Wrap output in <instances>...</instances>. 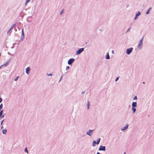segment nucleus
Masks as SVG:
<instances>
[{"mask_svg": "<svg viewBox=\"0 0 154 154\" xmlns=\"http://www.w3.org/2000/svg\"><path fill=\"white\" fill-rule=\"evenodd\" d=\"M84 50V48H82L79 49L77 51H76V53L77 54H80L81 52L83 51Z\"/></svg>", "mask_w": 154, "mask_h": 154, "instance_id": "obj_1", "label": "nucleus"}, {"mask_svg": "<svg viewBox=\"0 0 154 154\" xmlns=\"http://www.w3.org/2000/svg\"><path fill=\"white\" fill-rule=\"evenodd\" d=\"M143 42H142V41H140L139 42V45H138V48L139 49H141V48H142V46L143 45Z\"/></svg>", "mask_w": 154, "mask_h": 154, "instance_id": "obj_2", "label": "nucleus"}, {"mask_svg": "<svg viewBox=\"0 0 154 154\" xmlns=\"http://www.w3.org/2000/svg\"><path fill=\"white\" fill-rule=\"evenodd\" d=\"M133 50L132 48L128 49L126 51L127 54H129Z\"/></svg>", "mask_w": 154, "mask_h": 154, "instance_id": "obj_3", "label": "nucleus"}, {"mask_svg": "<svg viewBox=\"0 0 154 154\" xmlns=\"http://www.w3.org/2000/svg\"><path fill=\"white\" fill-rule=\"evenodd\" d=\"M105 146H100L99 150L105 151Z\"/></svg>", "mask_w": 154, "mask_h": 154, "instance_id": "obj_4", "label": "nucleus"}, {"mask_svg": "<svg viewBox=\"0 0 154 154\" xmlns=\"http://www.w3.org/2000/svg\"><path fill=\"white\" fill-rule=\"evenodd\" d=\"M74 61V60L73 59H70L69 61H68V64H70L72 63Z\"/></svg>", "mask_w": 154, "mask_h": 154, "instance_id": "obj_5", "label": "nucleus"}, {"mask_svg": "<svg viewBox=\"0 0 154 154\" xmlns=\"http://www.w3.org/2000/svg\"><path fill=\"white\" fill-rule=\"evenodd\" d=\"M30 70V69L29 67H27L26 69V72L27 74H29V71Z\"/></svg>", "mask_w": 154, "mask_h": 154, "instance_id": "obj_6", "label": "nucleus"}, {"mask_svg": "<svg viewBox=\"0 0 154 154\" xmlns=\"http://www.w3.org/2000/svg\"><path fill=\"white\" fill-rule=\"evenodd\" d=\"M93 131V130H89V131L88 132H87V134L88 135L91 136V132H92Z\"/></svg>", "mask_w": 154, "mask_h": 154, "instance_id": "obj_7", "label": "nucleus"}, {"mask_svg": "<svg viewBox=\"0 0 154 154\" xmlns=\"http://www.w3.org/2000/svg\"><path fill=\"white\" fill-rule=\"evenodd\" d=\"M132 107H136L137 106V103L136 102H133L132 104Z\"/></svg>", "mask_w": 154, "mask_h": 154, "instance_id": "obj_8", "label": "nucleus"}, {"mask_svg": "<svg viewBox=\"0 0 154 154\" xmlns=\"http://www.w3.org/2000/svg\"><path fill=\"white\" fill-rule=\"evenodd\" d=\"M128 125H126V126H125L122 129V130H125L128 128Z\"/></svg>", "mask_w": 154, "mask_h": 154, "instance_id": "obj_9", "label": "nucleus"}, {"mask_svg": "<svg viewBox=\"0 0 154 154\" xmlns=\"http://www.w3.org/2000/svg\"><path fill=\"white\" fill-rule=\"evenodd\" d=\"M15 24H14L10 28V29H9V31H10L14 27V26L15 25Z\"/></svg>", "mask_w": 154, "mask_h": 154, "instance_id": "obj_10", "label": "nucleus"}, {"mask_svg": "<svg viewBox=\"0 0 154 154\" xmlns=\"http://www.w3.org/2000/svg\"><path fill=\"white\" fill-rule=\"evenodd\" d=\"M2 131L3 134H5L7 132V130L6 129H3L2 130Z\"/></svg>", "mask_w": 154, "mask_h": 154, "instance_id": "obj_11", "label": "nucleus"}, {"mask_svg": "<svg viewBox=\"0 0 154 154\" xmlns=\"http://www.w3.org/2000/svg\"><path fill=\"white\" fill-rule=\"evenodd\" d=\"M96 143V141L94 140L92 146H94L95 145Z\"/></svg>", "mask_w": 154, "mask_h": 154, "instance_id": "obj_12", "label": "nucleus"}, {"mask_svg": "<svg viewBox=\"0 0 154 154\" xmlns=\"http://www.w3.org/2000/svg\"><path fill=\"white\" fill-rule=\"evenodd\" d=\"M141 13L140 11H138L136 14V15L137 16H138L140 15Z\"/></svg>", "mask_w": 154, "mask_h": 154, "instance_id": "obj_13", "label": "nucleus"}, {"mask_svg": "<svg viewBox=\"0 0 154 154\" xmlns=\"http://www.w3.org/2000/svg\"><path fill=\"white\" fill-rule=\"evenodd\" d=\"M8 64H9L8 62H7L6 63H5L3 66H6L7 65H8Z\"/></svg>", "mask_w": 154, "mask_h": 154, "instance_id": "obj_14", "label": "nucleus"}, {"mask_svg": "<svg viewBox=\"0 0 154 154\" xmlns=\"http://www.w3.org/2000/svg\"><path fill=\"white\" fill-rule=\"evenodd\" d=\"M87 107L88 109H89V103L88 101V103L87 104Z\"/></svg>", "mask_w": 154, "mask_h": 154, "instance_id": "obj_15", "label": "nucleus"}, {"mask_svg": "<svg viewBox=\"0 0 154 154\" xmlns=\"http://www.w3.org/2000/svg\"><path fill=\"white\" fill-rule=\"evenodd\" d=\"M132 109L133 111V113H134V112L136 111V109L134 107H132Z\"/></svg>", "mask_w": 154, "mask_h": 154, "instance_id": "obj_16", "label": "nucleus"}, {"mask_svg": "<svg viewBox=\"0 0 154 154\" xmlns=\"http://www.w3.org/2000/svg\"><path fill=\"white\" fill-rule=\"evenodd\" d=\"M100 140V138H99L98 140H97V144L99 143Z\"/></svg>", "mask_w": 154, "mask_h": 154, "instance_id": "obj_17", "label": "nucleus"}, {"mask_svg": "<svg viewBox=\"0 0 154 154\" xmlns=\"http://www.w3.org/2000/svg\"><path fill=\"white\" fill-rule=\"evenodd\" d=\"M109 58H110L109 56V54H108L106 55V59H109Z\"/></svg>", "mask_w": 154, "mask_h": 154, "instance_id": "obj_18", "label": "nucleus"}, {"mask_svg": "<svg viewBox=\"0 0 154 154\" xmlns=\"http://www.w3.org/2000/svg\"><path fill=\"white\" fill-rule=\"evenodd\" d=\"M30 1V0H27L26 3H25V5H26L27 3H28V2Z\"/></svg>", "mask_w": 154, "mask_h": 154, "instance_id": "obj_19", "label": "nucleus"}, {"mask_svg": "<svg viewBox=\"0 0 154 154\" xmlns=\"http://www.w3.org/2000/svg\"><path fill=\"white\" fill-rule=\"evenodd\" d=\"M3 107V104L2 103L0 105V111L1 110V109Z\"/></svg>", "mask_w": 154, "mask_h": 154, "instance_id": "obj_20", "label": "nucleus"}, {"mask_svg": "<svg viewBox=\"0 0 154 154\" xmlns=\"http://www.w3.org/2000/svg\"><path fill=\"white\" fill-rule=\"evenodd\" d=\"M151 8H149V9L147 11V12H146V14H149V10Z\"/></svg>", "mask_w": 154, "mask_h": 154, "instance_id": "obj_21", "label": "nucleus"}, {"mask_svg": "<svg viewBox=\"0 0 154 154\" xmlns=\"http://www.w3.org/2000/svg\"><path fill=\"white\" fill-rule=\"evenodd\" d=\"M18 78H19V76H18L17 77H16V78L14 79V81H17V80Z\"/></svg>", "mask_w": 154, "mask_h": 154, "instance_id": "obj_22", "label": "nucleus"}, {"mask_svg": "<svg viewBox=\"0 0 154 154\" xmlns=\"http://www.w3.org/2000/svg\"><path fill=\"white\" fill-rule=\"evenodd\" d=\"M63 12H64V10L63 9L62 10V11L60 12V14L61 15L62 14V13H63Z\"/></svg>", "mask_w": 154, "mask_h": 154, "instance_id": "obj_23", "label": "nucleus"}, {"mask_svg": "<svg viewBox=\"0 0 154 154\" xmlns=\"http://www.w3.org/2000/svg\"><path fill=\"white\" fill-rule=\"evenodd\" d=\"M137 99V96H135L134 98V99L136 100Z\"/></svg>", "mask_w": 154, "mask_h": 154, "instance_id": "obj_24", "label": "nucleus"}, {"mask_svg": "<svg viewBox=\"0 0 154 154\" xmlns=\"http://www.w3.org/2000/svg\"><path fill=\"white\" fill-rule=\"evenodd\" d=\"M2 112H3V110H1L0 112V115H1L2 114Z\"/></svg>", "mask_w": 154, "mask_h": 154, "instance_id": "obj_25", "label": "nucleus"}, {"mask_svg": "<svg viewBox=\"0 0 154 154\" xmlns=\"http://www.w3.org/2000/svg\"><path fill=\"white\" fill-rule=\"evenodd\" d=\"M69 66H67L66 67V70L69 69Z\"/></svg>", "mask_w": 154, "mask_h": 154, "instance_id": "obj_26", "label": "nucleus"}, {"mask_svg": "<svg viewBox=\"0 0 154 154\" xmlns=\"http://www.w3.org/2000/svg\"><path fill=\"white\" fill-rule=\"evenodd\" d=\"M25 151L27 153H28V151L27 150V148H26L25 149Z\"/></svg>", "mask_w": 154, "mask_h": 154, "instance_id": "obj_27", "label": "nucleus"}, {"mask_svg": "<svg viewBox=\"0 0 154 154\" xmlns=\"http://www.w3.org/2000/svg\"><path fill=\"white\" fill-rule=\"evenodd\" d=\"M143 37H144V36H143V37L141 39L140 41H142V42H143Z\"/></svg>", "mask_w": 154, "mask_h": 154, "instance_id": "obj_28", "label": "nucleus"}, {"mask_svg": "<svg viewBox=\"0 0 154 154\" xmlns=\"http://www.w3.org/2000/svg\"><path fill=\"white\" fill-rule=\"evenodd\" d=\"M2 101V98H0V103H1Z\"/></svg>", "mask_w": 154, "mask_h": 154, "instance_id": "obj_29", "label": "nucleus"}, {"mask_svg": "<svg viewBox=\"0 0 154 154\" xmlns=\"http://www.w3.org/2000/svg\"><path fill=\"white\" fill-rule=\"evenodd\" d=\"M119 79V78H117L116 79V80H115V81H117Z\"/></svg>", "mask_w": 154, "mask_h": 154, "instance_id": "obj_30", "label": "nucleus"}, {"mask_svg": "<svg viewBox=\"0 0 154 154\" xmlns=\"http://www.w3.org/2000/svg\"><path fill=\"white\" fill-rule=\"evenodd\" d=\"M137 17H138V16H137L136 15V17H135L134 18V19L135 20H136L137 18Z\"/></svg>", "mask_w": 154, "mask_h": 154, "instance_id": "obj_31", "label": "nucleus"}, {"mask_svg": "<svg viewBox=\"0 0 154 154\" xmlns=\"http://www.w3.org/2000/svg\"><path fill=\"white\" fill-rule=\"evenodd\" d=\"M48 76H52V74H48Z\"/></svg>", "mask_w": 154, "mask_h": 154, "instance_id": "obj_32", "label": "nucleus"}, {"mask_svg": "<svg viewBox=\"0 0 154 154\" xmlns=\"http://www.w3.org/2000/svg\"><path fill=\"white\" fill-rule=\"evenodd\" d=\"M22 35H23V36H24V34L23 31V30H22Z\"/></svg>", "mask_w": 154, "mask_h": 154, "instance_id": "obj_33", "label": "nucleus"}, {"mask_svg": "<svg viewBox=\"0 0 154 154\" xmlns=\"http://www.w3.org/2000/svg\"><path fill=\"white\" fill-rule=\"evenodd\" d=\"M130 29V28H129L128 29V30H127V32L128 31H129V29Z\"/></svg>", "mask_w": 154, "mask_h": 154, "instance_id": "obj_34", "label": "nucleus"}, {"mask_svg": "<svg viewBox=\"0 0 154 154\" xmlns=\"http://www.w3.org/2000/svg\"><path fill=\"white\" fill-rule=\"evenodd\" d=\"M2 117L3 118V117H4V116H2Z\"/></svg>", "mask_w": 154, "mask_h": 154, "instance_id": "obj_35", "label": "nucleus"}, {"mask_svg": "<svg viewBox=\"0 0 154 154\" xmlns=\"http://www.w3.org/2000/svg\"><path fill=\"white\" fill-rule=\"evenodd\" d=\"M2 122H3V121H2V122H1V124H2Z\"/></svg>", "mask_w": 154, "mask_h": 154, "instance_id": "obj_36", "label": "nucleus"}, {"mask_svg": "<svg viewBox=\"0 0 154 154\" xmlns=\"http://www.w3.org/2000/svg\"><path fill=\"white\" fill-rule=\"evenodd\" d=\"M112 53H113V52H114V51H112Z\"/></svg>", "mask_w": 154, "mask_h": 154, "instance_id": "obj_37", "label": "nucleus"}, {"mask_svg": "<svg viewBox=\"0 0 154 154\" xmlns=\"http://www.w3.org/2000/svg\"><path fill=\"white\" fill-rule=\"evenodd\" d=\"M143 84H145V82H143Z\"/></svg>", "mask_w": 154, "mask_h": 154, "instance_id": "obj_38", "label": "nucleus"}, {"mask_svg": "<svg viewBox=\"0 0 154 154\" xmlns=\"http://www.w3.org/2000/svg\"><path fill=\"white\" fill-rule=\"evenodd\" d=\"M124 154H126V152H124Z\"/></svg>", "mask_w": 154, "mask_h": 154, "instance_id": "obj_39", "label": "nucleus"}, {"mask_svg": "<svg viewBox=\"0 0 154 154\" xmlns=\"http://www.w3.org/2000/svg\"><path fill=\"white\" fill-rule=\"evenodd\" d=\"M1 67H2V66L0 67V68H1Z\"/></svg>", "mask_w": 154, "mask_h": 154, "instance_id": "obj_40", "label": "nucleus"}]
</instances>
